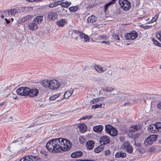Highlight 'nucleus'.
<instances>
[{"label": "nucleus", "instance_id": "cd10ccee", "mask_svg": "<svg viewBox=\"0 0 161 161\" xmlns=\"http://www.w3.org/2000/svg\"><path fill=\"white\" fill-rule=\"evenodd\" d=\"M8 13L9 15L14 16L18 13V10L17 9H13L8 11Z\"/></svg>", "mask_w": 161, "mask_h": 161}, {"label": "nucleus", "instance_id": "0e129e2a", "mask_svg": "<svg viewBox=\"0 0 161 161\" xmlns=\"http://www.w3.org/2000/svg\"><path fill=\"white\" fill-rule=\"evenodd\" d=\"M34 125H30V126L29 127V128H30V127H33Z\"/></svg>", "mask_w": 161, "mask_h": 161}, {"label": "nucleus", "instance_id": "c9c22d12", "mask_svg": "<svg viewBox=\"0 0 161 161\" xmlns=\"http://www.w3.org/2000/svg\"><path fill=\"white\" fill-rule=\"evenodd\" d=\"M102 97H98L97 98H94L91 101V103H95L99 101L100 100H101L103 99Z\"/></svg>", "mask_w": 161, "mask_h": 161}, {"label": "nucleus", "instance_id": "f257e3e1", "mask_svg": "<svg viewBox=\"0 0 161 161\" xmlns=\"http://www.w3.org/2000/svg\"><path fill=\"white\" fill-rule=\"evenodd\" d=\"M72 144L69 140L61 138L49 140L46 144V148L50 152L59 153L69 151Z\"/></svg>", "mask_w": 161, "mask_h": 161}, {"label": "nucleus", "instance_id": "72a5a7b5", "mask_svg": "<svg viewBox=\"0 0 161 161\" xmlns=\"http://www.w3.org/2000/svg\"><path fill=\"white\" fill-rule=\"evenodd\" d=\"M30 8L31 7H20L19 8V9L22 12L25 13L28 11Z\"/></svg>", "mask_w": 161, "mask_h": 161}, {"label": "nucleus", "instance_id": "473e14b6", "mask_svg": "<svg viewBox=\"0 0 161 161\" xmlns=\"http://www.w3.org/2000/svg\"><path fill=\"white\" fill-rule=\"evenodd\" d=\"M103 149V146H100L97 147L94 149V152L97 153H98L102 152Z\"/></svg>", "mask_w": 161, "mask_h": 161}, {"label": "nucleus", "instance_id": "7ed1b4c3", "mask_svg": "<svg viewBox=\"0 0 161 161\" xmlns=\"http://www.w3.org/2000/svg\"><path fill=\"white\" fill-rule=\"evenodd\" d=\"M106 132L112 136H116L118 134V131L116 129L109 125H105Z\"/></svg>", "mask_w": 161, "mask_h": 161}, {"label": "nucleus", "instance_id": "f704fd0d", "mask_svg": "<svg viewBox=\"0 0 161 161\" xmlns=\"http://www.w3.org/2000/svg\"><path fill=\"white\" fill-rule=\"evenodd\" d=\"M78 9V7L77 6H73L69 8V10L70 12H74L76 11Z\"/></svg>", "mask_w": 161, "mask_h": 161}, {"label": "nucleus", "instance_id": "39448f33", "mask_svg": "<svg viewBox=\"0 0 161 161\" xmlns=\"http://www.w3.org/2000/svg\"><path fill=\"white\" fill-rule=\"evenodd\" d=\"M31 91V89L29 88L23 87L18 89L16 90L17 93L21 96H28V94Z\"/></svg>", "mask_w": 161, "mask_h": 161}, {"label": "nucleus", "instance_id": "e2e57ef3", "mask_svg": "<svg viewBox=\"0 0 161 161\" xmlns=\"http://www.w3.org/2000/svg\"><path fill=\"white\" fill-rule=\"evenodd\" d=\"M153 22H154V21L152 20V19L151 20H150V21H149L148 23H152Z\"/></svg>", "mask_w": 161, "mask_h": 161}, {"label": "nucleus", "instance_id": "ea45409f", "mask_svg": "<svg viewBox=\"0 0 161 161\" xmlns=\"http://www.w3.org/2000/svg\"><path fill=\"white\" fill-rule=\"evenodd\" d=\"M40 153L42 154V157L44 158H46L48 155L47 153L45 150H42Z\"/></svg>", "mask_w": 161, "mask_h": 161}, {"label": "nucleus", "instance_id": "5fc2aeb1", "mask_svg": "<svg viewBox=\"0 0 161 161\" xmlns=\"http://www.w3.org/2000/svg\"><path fill=\"white\" fill-rule=\"evenodd\" d=\"M111 152L109 150H108L105 151V154L106 155L109 154Z\"/></svg>", "mask_w": 161, "mask_h": 161}, {"label": "nucleus", "instance_id": "4d7b16f0", "mask_svg": "<svg viewBox=\"0 0 161 161\" xmlns=\"http://www.w3.org/2000/svg\"><path fill=\"white\" fill-rule=\"evenodd\" d=\"M62 12H63V13L64 14H65V13H66L67 10H65L64 8H62Z\"/></svg>", "mask_w": 161, "mask_h": 161}, {"label": "nucleus", "instance_id": "6ab92c4d", "mask_svg": "<svg viewBox=\"0 0 161 161\" xmlns=\"http://www.w3.org/2000/svg\"><path fill=\"white\" fill-rule=\"evenodd\" d=\"M81 39H84V42H88L89 41L90 38L88 36L85 34L84 33L82 32L80 34V35L78 36Z\"/></svg>", "mask_w": 161, "mask_h": 161}, {"label": "nucleus", "instance_id": "13d9d810", "mask_svg": "<svg viewBox=\"0 0 161 161\" xmlns=\"http://www.w3.org/2000/svg\"><path fill=\"white\" fill-rule=\"evenodd\" d=\"M93 116L91 115H89V116H86V119H91L92 118Z\"/></svg>", "mask_w": 161, "mask_h": 161}, {"label": "nucleus", "instance_id": "1a4fd4ad", "mask_svg": "<svg viewBox=\"0 0 161 161\" xmlns=\"http://www.w3.org/2000/svg\"><path fill=\"white\" fill-rule=\"evenodd\" d=\"M19 161H41V159L38 156L28 155L23 158Z\"/></svg>", "mask_w": 161, "mask_h": 161}, {"label": "nucleus", "instance_id": "79ce46f5", "mask_svg": "<svg viewBox=\"0 0 161 161\" xmlns=\"http://www.w3.org/2000/svg\"><path fill=\"white\" fill-rule=\"evenodd\" d=\"M152 40L154 44L155 45L159 47H160L161 46V44L157 41L153 39Z\"/></svg>", "mask_w": 161, "mask_h": 161}, {"label": "nucleus", "instance_id": "f8f14e48", "mask_svg": "<svg viewBox=\"0 0 161 161\" xmlns=\"http://www.w3.org/2000/svg\"><path fill=\"white\" fill-rule=\"evenodd\" d=\"M38 94L39 91L38 90L36 89H31L29 93L28 96L31 97H35L37 96Z\"/></svg>", "mask_w": 161, "mask_h": 161}, {"label": "nucleus", "instance_id": "a18cd8bd", "mask_svg": "<svg viewBox=\"0 0 161 161\" xmlns=\"http://www.w3.org/2000/svg\"><path fill=\"white\" fill-rule=\"evenodd\" d=\"M28 20L27 16L22 18L21 19V20L22 22H24L25 21H27Z\"/></svg>", "mask_w": 161, "mask_h": 161}, {"label": "nucleus", "instance_id": "774afa93", "mask_svg": "<svg viewBox=\"0 0 161 161\" xmlns=\"http://www.w3.org/2000/svg\"><path fill=\"white\" fill-rule=\"evenodd\" d=\"M14 99H17V97H15L14 98Z\"/></svg>", "mask_w": 161, "mask_h": 161}, {"label": "nucleus", "instance_id": "5701e85b", "mask_svg": "<svg viewBox=\"0 0 161 161\" xmlns=\"http://www.w3.org/2000/svg\"><path fill=\"white\" fill-rule=\"evenodd\" d=\"M57 17V15L55 12H51L48 13V17L49 19L54 20L56 19Z\"/></svg>", "mask_w": 161, "mask_h": 161}, {"label": "nucleus", "instance_id": "680f3d73", "mask_svg": "<svg viewBox=\"0 0 161 161\" xmlns=\"http://www.w3.org/2000/svg\"><path fill=\"white\" fill-rule=\"evenodd\" d=\"M86 119V116L83 117L81 118V119Z\"/></svg>", "mask_w": 161, "mask_h": 161}, {"label": "nucleus", "instance_id": "423d86ee", "mask_svg": "<svg viewBox=\"0 0 161 161\" xmlns=\"http://www.w3.org/2000/svg\"><path fill=\"white\" fill-rule=\"evenodd\" d=\"M121 148L125 150L129 153H131L133 152V148L130 142L128 141L125 142L121 147Z\"/></svg>", "mask_w": 161, "mask_h": 161}, {"label": "nucleus", "instance_id": "20e7f679", "mask_svg": "<svg viewBox=\"0 0 161 161\" xmlns=\"http://www.w3.org/2000/svg\"><path fill=\"white\" fill-rule=\"evenodd\" d=\"M61 83L58 80L55 79L50 80V89L51 90H56L61 86Z\"/></svg>", "mask_w": 161, "mask_h": 161}, {"label": "nucleus", "instance_id": "412c9836", "mask_svg": "<svg viewBox=\"0 0 161 161\" xmlns=\"http://www.w3.org/2000/svg\"><path fill=\"white\" fill-rule=\"evenodd\" d=\"M94 145V142L92 140L87 141L86 143V147L88 149L90 150L92 149L93 148Z\"/></svg>", "mask_w": 161, "mask_h": 161}, {"label": "nucleus", "instance_id": "4be33fe9", "mask_svg": "<svg viewBox=\"0 0 161 161\" xmlns=\"http://www.w3.org/2000/svg\"><path fill=\"white\" fill-rule=\"evenodd\" d=\"M43 17L42 16H38L35 18L33 20V22L36 23L37 24H39L42 23Z\"/></svg>", "mask_w": 161, "mask_h": 161}, {"label": "nucleus", "instance_id": "c85d7f7f", "mask_svg": "<svg viewBox=\"0 0 161 161\" xmlns=\"http://www.w3.org/2000/svg\"><path fill=\"white\" fill-rule=\"evenodd\" d=\"M139 129V127L138 125H133L131 126L130 129V131L131 132H136Z\"/></svg>", "mask_w": 161, "mask_h": 161}, {"label": "nucleus", "instance_id": "58836bf2", "mask_svg": "<svg viewBox=\"0 0 161 161\" xmlns=\"http://www.w3.org/2000/svg\"><path fill=\"white\" fill-rule=\"evenodd\" d=\"M79 142L81 144H83L85 142V137L83 136H80L79 138Z\"/></svg>", "mask_w": 161, "mask_h": 161}, {"label": "nucleus", "instance_id": "bb28decb", "mask_svg": "<svg viewBox=\"0 0 161 161\" xmlns=\"http://www.w3.org/2000/svg\"><path fill=\"white\" fill-rule=\"evenodd\" d=\"M116 0H111L109 2L106 3L104 6V9L106 11L108 7L111 5L114 4Z\"/></svg>", "mask_w": 161, "mask_h": 161}, {"label": "nucleus", "instance_id": "49530a36", "mask_svg": "<svg viewBox=\"0 0 161 161\" xmlns=\"http://www.w3.org/2000/svg\"><path fill=\"white\" fill-rule=\"evenodd\" d=\"M158 14H156L155 16L152 19V20L155 21L156 20L158 16Z\"/></svg>", "mask_w": 161, "mask_h": 161}, {"label": "nucleus", "instance_id": "37998d69", "mask_svg": "<svg viewBox=\"0 0 161 161\" xmlns=\"http://www.w3.org/2000/svg\"><path fill=\"white\" fill-rule=\"evenodd\" d=\"M73 31L76 35H80V34L82 32L80 31L77 30H73Z\"/></svg>", "mask_w": 161, "mask_h": 161}, {"label": "nucleus", "instance_id": "338daca9", "mask_svg": "<svg viewBox=\"0 0 161 161\" xmlns=\"http://www.w3.org/2000/svg\"><path fill=\"white\" fill-rule=\"evenodd\" d=\"M123 139H124V138H123L122 137V138H120V139L121 141H122Z\"/></svg>", "mask_w": 161, "mask_h": 161}, {"label": "nucleus", "instance_id": "4468645a", "mask_svg": "<svg viewBox=\"0 0 161 161\" xmlns=\"http://www.w3.org/2000/svg\"><path fill=\"white\" fill-rule=\"evenodd\" d=\"M28 26L29 29L30 30L32 31L36 30L38 27L37 24L33 22V20L32 22L28 24Z\"/></svg>", "mask_w": 161, "mask_h": 161}, {"label": "nucleus", "instance_id": "69168bd1", "mask_svg": "<svg viewBox=\"0 0 161 161\" xmlns=\"http://www.w3.org/2000/svg\"><path fill=\"white\" fill-rule=\"evenodd\" d=\"M1 18H4V16H3V15H1Z\"/></svg>", "mask_w": 161, "mask_h": 161}, {"label": "nucleus", "instance_id": "2eb2a0df", "mask_svg": "<svg viewBox=\"0 0 161 161\" xmlns=\"http://www.w3.org/2000/svg\"><path fill=\"white\" fill-rule=\"evenodd\" d=\"M74 89L72 88L70 89L69 90H67L66 91V92L64 95V97L63 98L61 99L62 100L64 99H67L69 97H70L71 95L73 94L74 91Z\"/></svg>", "mask_w": 161, "mask_h": 161}, {"label": "nucleus", "instance_id": "8fccbe9b", "mask_svg": "<svg viewBox=\"0 0 161 161\" xmlns=\"http://www.w3.org/2000/svg\"><path fill=\"white\" fill-rule=\"evenodd\" d=\"M101 42L102 43L108 45H109L110 44V43L108 41H103Z\"/></svg>", "mask_w": 161, "mask_h": 161}, {"label": "nucleus", "instance_id": "a211bd4d", "mask_svg": "<svg viewBox=\"0 0 161 161\" xmlns=\"http://www.w3.org/2000/svg\"><path fill=\"white\" fill-rule=\"evenodd\" d=\"M97 18L96 16L94 15L89 16L87 19V21L88 23H93L96 22Z\"/></svg>", "mask_w": 161, "mask_h": 161}, {"label": "nucleus", "instance_id": "2f4dec72", "mask_svg": "<svg viewBox=\"0 0 161 161\" xmlns=\"http://www.w3.org/2000/svg\"><path fill=\"white\" fill-rule=\"evenodd\" d=\"M60 93H57L53 95H52L51 97H50L49 99L50 100L53 101L56 99L57 98H58L60 96Z\"/></svg>", "mask_w": 161, "mask_h": 161}, {"label": "nucleus", "instance_id": "c756f323", "mask_svg": "<svg viewBox=\"0 0 161 161\" xmlns=\"http://www.w3.org/2000/svg\"><path fill=\"white\" fill-rule=\"evenodd\" d=\"M71 4V3L70 2H68L67 1H66L63 3H61L60 2V5H61V7L62 8L63 7L67 8Z\"/></svg>", "mask_w": 161, "mask_h": 161}, {"label": "nucleus", "instance_id": "f3484780", "mask_svg": "<svg viewBox=\"0 0 161 161\" xmlns=\"http://www.w3.org/2000/svg\"><path fill=\"white\" fill-rule=\"evenodd\" d=\"M78 127L79 129V131L81 133H85L86 130L87 126L84 123L80 124Z\"/></svg>", "mask_w": 161, "mask_h": 161}, {"label": "nucleus", "instance_id": "3c124183", "mask_svg": "<svg viewBox=\"0 0 161 161\" xmlns=\"http://www.w3.org/2000/svg\"><path fill=\"white\" fill-rule=\"evenodd\" d=\"M152 27V26L151 25V26H150V25H146V26H144L143 28L145 29H148L151 27Z\"/></svg>", "mask_w": 161, "mask_h": 161}, {"label": "nucleus", "instance_id": "6e6552de", "mask_svg": "<svg viewBox=\"0 0 161 161\" xmlns=\"http://www.w3.org/2000/svg\"><path fill=\"white\" fill-rule=\"evenodd\" d=\"M157 139V137L155 135L150 136L145 139L144 141V144L145 146H147L152 144L153 142Z\"/></svg>", "mask_w": 161, "mask_h": 161}, {"label": "nucleus", "instance_id": "dca6fc26", "mask_svg": "<svg viewBox=\"0 0 161 161\" xmlns=\"http://www.w3.org/2000/svg\"><path fill=\"white\" fill-rule=\"evenodd\" d=\"M103 128V127L102 125H99L94 126L93 127V130L97 133L101 132Z\"/></svg>", "mask_w": 161, "mask_h": 161}, {"label": "nucleus", "instance_id": "052dcab7", "mask_svg": "<svg viewBox=\"0 0 161 161\" xmlns=\"http://www.w3.org/2000/svg\"><path fill=\"white\" fill-rule=\"evenodd\" d=\"M4 103H5L4 102H3L2 103H0V106H3V105H4Z\"/></svg>", "mask_w": 161, "mask_h": 161}, {"label": "nucleus", "instance_id": "b1692460", "mask_svg": "<svg viewBox=\"0 0 161 161\" xmlns=\"http://www.w3.org/2000/svg\"><path fill=\"white\" fill-rule=\"evenodd\" d=\"M42 85L43 87L50 89V80L47 79L44 80L42 81Z\"/></svg>", "mask_w": 161, "mask_h": 161}, {"label": "nucleus", "instance_id": "4c0bfd02", "mask_svg": "<svg viewBox=\"0 0 161 161\" xmlns=\"http://www.w3.org/2000/svg\"><path fill=\"white\" fill-rule=\"evenodd\" d=\"M156 127L157 128L158 130V131L160 130H161V122H157L154 124Z\"/></svg>", "mask_w": 161, "mask_h": 161}, {"label": "nucleus", "instance_id": "603ef678", "mask_svg": "<svg viewBox=\"0 0 161 161\" xmlns=\"http://www.w3.org/2000/svg\"><path fill=\"white\" fill-rule=\"evenodd\" d=\"M28 20H31L33 17V15H30L27 16Z\"/></svg>", "mask_w": 161, "mask_h": 161}, {"label": "nucleus", "instance_id": "9d476101", "mask_svg": "<svg viewBox=\"0 0 161 161\" xmlns=\"http://www.w3.org/2000/svg\"><path fill=\"white\" fill-rule=\"evenodd\" d=\"M94 69L99 73H102L106 71L107 68L106 67H102L99 65H95L94 66Z\"/></svg>", "mask_w": 161, "mask_h": 161}, {"label": "nucleus", "instance_id": "ddd939ff", "mask_svg": "<svg viewBox=\"0 0 161 161\" xmlns=\"http://www.w3.org/2000/svg\"><path fill=\"white\" fill-rule=\"evenodd\" d=\"M154 124H152L150 125L148 127V131L150 132L156 133L158 131V130Z\"/></svg>", "mask_w": 161, "mask_h": 161}, {"label": "nucleus", "instance_id": "6e6d98bb", "mask_svg": "<svg viewBox=\"0 0 161 161\" xmlns=\"http://www.w3.org/2000/svg\"><path fill=\"white\" fill-rule=\"evenodd\" d=\"M76 161H95L92 160H77Z\"/></svg>", "mask_w": 161, "mask_h": 161}, {"label": "nucleus", "instance_id": "393cba45", "mask_svg": "<svg viewBox=\"0 0 161 161\" xmlns=\"http://www.w3.org/2000/svg\"><path fill=\"white\" fill-rule=\"evenodd\" d=\"M126 156V154L123 152H119L116 153L115 154L116 158H125Z\"/></svg>", "mask_w": 161, "mask_h": 161}, {"label": "nucleus", "instance_id": "a19ab883", "mask_svg": "<svg viewBox=\"0 0 161 161\" xmlns=\"http://www.w3.org/2000/svg\"><path fill=\"white\" fill-rule=\"evenodd\" d=\"M114 90V89L111 87H106L103 90V91L106 92H110Z\"/></svg>", "mask_w": 161, "mask_h": 161}, {"label": "nucleus", "instance_id": "de8ad7c7", "mask_svg": "<svg viewBox=\"0 0 161 161\" xmlns=\"http://www.w3.org/2000/svg\"><path fill=\"white\" fill-rule=\"evenodd\" d=\"M157 38L161 42V33L158 34L156 35Z\"/></svg>", "mask_w": 161, "mask_h": 161}, {"label": "nucleus", "instance_id": "f03ea898", "mask_svg": "<svg viewBox=\"0 0 161 161\" xmlns=\"http://www.w3.org/2000/svg\"><path fill=\"white\" fill-rule=\"evenodd\" d=\"M119 3L120 8L124 11H127L131 8V3L128 0H119Z\"/></svg>", "mask_w": 161, "mask_h": 161}, {"label": "nucleus", "instance_id": "0eeeda50", "mask_svg": "<svg viewBox=\"0 0 161 161\" xmlns=\"http://www.w3.org/2000/svg\"><path fill=\"white\" fill-rule=\"evenodd\" d=\"M138 36V33L135 31H133L130 33L125 34V37L126 40H133L136 39Z\"/></svg>", "mask_w": 161, "mask_h": 161}, {"label": "nucleus", "instance_id": "09e8293b", "mask_svg": "<svg viewBox=\"0 0 161 161\" xmlns=\"http://www.w3.org/2000/svg\"><path fill=\"white\" fill-rule=\"evenodd\" d=\"M98 38L100 40H101L103 39H104L105 38V37L103 36V35H101V36H98Z\"/></svg>", "mask_w": 161, "mask_h": 161}, {"label": "nucleus", "instance_id": "7c9ffc66", "mask_svg": "<svg viewBox=\"0 0 161 161\" xmlns=\"http://www.w3.org/2000/svg\"><path fill=\"white\" fill-rule=\"evenodd\" d=\"M60 1H58L57 2L53 1L49 4V7L50 8H53L58 5H60Z\"/></svg>", "mask_w": 161, "mask_h": 161}, {"label": "nucleus", "instance_id": "aec40b11", "mask_svg": "<svg viewBox=\"0 0 161 161\" xmlns=\"http://www.w3.org/2000/svg\"><path fill=\"white\" fill-rule=\"evenodd\" d=\"M83 155V153L82 152L76 151L72 153L71 154V157L72 158H77Z\"/></svg>", "mask_w": 161, "mask_h": 161}, {"label": "nucleus", "instance_id": "bf43d9fd", "mask_svg": "<svg viewBox=\"0 0 161 161\" xmlns=\"http://www.w3.org/2000/svg\"><path fill=\"white\" fill-rule=\"evenodd\" d=\"M5 20L6 21V22L7 24H8L10 23L8 19H7V18H5Z\"/></svg>", "mask_w": 161, "mask_h": 161}, {"label": "nucleus", "instance_id": "a878e982", "mask_svg": "<svg viewBox=\"0 0 161 161\" xmlns=\"http://www.w3.org/2000/svg\"><path fill=\"white\" fill-rule=\"evenodd\" d=\"M66 20L65 19H62L58 20L57 22V25L59 26L63 27L65 24Z\"/></svg>", "mask_w": 161, "mask_h": 161}, {"label": "nucleus", "instance_id": "e433bc0d", "mask_svg": "<svg viewBox=\"0 0 161 161\" xmlns=\"http://www.w3.org/2000/svg\"><path fill=\"white\" fill-rule=\"evenodd\" d=\"M102 107V104L100 103L99 104H96L95 105H93L92 106V108L94 109H96L97 108H100Z\"/></svg>", "mask_w": 161, "mask_h": 161}, {"label": "nucleus", "instance_id": "864d4df0", "mask_svg": "<svg viewBox=\"0 0 161 161\" xmlns=\"http://www.w3.org/2000/svg\"><path fill=\"white\" fill-rule=\"evenodd\" d=\"M158 108L161 109V102L159 103L157 106Z\"/></svg>", "mask_w": 161, "mask_h": 161}, {"label": "nucleus", "instance_id": "c03bdc74", "mask_svg": "<svg viewBox=\"0 0 161 161\" xmlns=\"http://www.w3.org/2000/svg\"><path fill=\"white\" fill-rule=\"evenodd\" d=\"M113 37L117 40H119L120 38L119 35L117 34H114L113 36Z\"/></svg>", "mask_w": 161, "mask_h": 161}, {"label": "nucleus", "instance_id": "9b49d317", "mask_svg": "<svg viewBox=\"0 0 161 161\" xmlns=\"http://www.w3.org/2000/svg\"><path fill=\"white\" fill-rule=\"evenodd\" d=\"M110 141V138L106 136L102 137L100 139V142L101 144H106Z\"/></svg>", "mask_w": 161, "mask_h": 161}]
</instances>
